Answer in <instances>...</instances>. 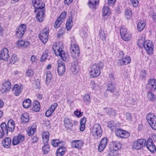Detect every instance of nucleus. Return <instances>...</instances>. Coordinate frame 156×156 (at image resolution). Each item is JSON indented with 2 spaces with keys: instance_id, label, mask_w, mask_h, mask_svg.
<instances>
[{
  "instance_id": "nucleus-15",
  "label": "nucleus",
  "mask_w": 156,
  "mask_h": 156,
  "mask_svg": "<svg viewBox=\"0 0 156 156\" xmlns=\"http://www.w3.org/2000/svg\"><path fill=\"white\" fill-rule=\"evenodd\" d=\"M145 145L147 148L151 152H154L156 151V148L152 140L151 139H148L146 142Z\"/></svg>"
},
{
  "instance_id": "nucleus-4",
  "label": "nucleus",
  "mask_w": 156,
  "mask_h": 156,
  "mask_svg": "<svg viewBox=\"0 0 156 156\" xmlns=\"http://www.w3.org/2000/svg\"><path fill=\"white\" fill-rule=\"evenodd\" d=\"M102 130L100 124L97 123L95 124L92 129L91 133L95 139L100 137L102 133Z\"/></svg>"
},
{
  "instance_id": "nucleus-33",
  "label": "nucleus",
  "mask_w": 156,
  "mask_h": 156,
  "mask_svg": "<svg viewBox=\"0 0 156 156\" xmlns=\"http://www.w3.org/2000/svg\"><path fill=\"white\" fill-rule=\"evenodd\" d=\"M29 119V116L27 113H25L21 116V122L23 123H26L28 122Z\"/></svg>"
},
{
  "instance_id": "nucleus-18",
  "label": "nucleus",
  "mask_w": 156,
  "mask_h": 156,
  "mask_svg": "<svg viewBox=\"0 0 156 156\" xmlns=\"http://www.w3.org/2000/svg\"><path fill=\"white\" fill-rule=\"evenodd\" d=\"M32 4L35 9H43L44 7V4L39 0H33Z\"/></svg>"
},
{
  "instance_id": "nucleus-16",
  "label": "nucleus",
  "mask_w": 156,
  "mask_h": 156,
  "mask_svg": "<svg viewBox=\"0 0 156 156\" xmlns=\"http://www.w3.org/2000/svg\"><path fill=\"white\" fill-rule=\"evenodd\" d=\"M25 136L21 134H18L17 136L13 137L12 143L14 145H16L24 140Z\"/></svg>"
},
{
  "instance_id": "nucleus-42",
  "label": "nucleus",
  "mask_w": 156,
  "mask_h": 156,
  "mask_svg": "<svg viewBox=\"0 0 156 156\" xmlns=\"http://www.w3.org/2000/svg\"><path fill=\"white\" fill-rule=\"evenodd\" d=\"M52 75L50 71L47 72L46 74V82L48 83H50L52 79Z\"/></svg>"
},
{
  "instance_id": "nucleus-39",
  "label": "nucleus",
  "mask_w": 156,
  "mask_h": 156,
  "mask_svg": "<svg viewBox=\"0 0 156 156\" xmlns=\"http://www.w3.org/2000/svg\"><path fill=\"white\" fill-rule=\"evenodd\" d=\"M73 20L72 17L69 18V20H67L66 25V28L67 30H69L72 27Z\"/></svg>"
},
{
  "instance_id": "nucleus-58",
  "label": "nucleus",
  "mask_w": 156,
  "mask_h": 156,
  "mask_svg": "<svg viewBox=\"0 0 156 156\" xmlns=\"http://www.w3.org/2000/svg\"><path fill=\"white\" fill-rule=\"evenodd\" d=\"M74 114L77 117H80L82 116L83 114V112H81L80 111L77 110L74 112Z\"/></svg>"
},
{
  "instance_id": "nucleus-31",
  "label": "nucleus",
  "mask_w": 156,
  "mask_h": 156,
  "mask_svg": "<svg viewBox=\"0 0 156 156\" xmlns=\"http://www.w3.org/2000/svg\"><path fill=\"white\" fill-rule=\"evenodd\" d=\"M146 26V23L144 20H139L137 25V29L140 32L145 28Z\"/></svg>"
},
{
  "instance_id": "nucleus-64",
  "label": "nucleus",
  "mask_w": 156,
  "mask_h": 156,
  "mask_svg": "<svg viewBox=\"0 0 156 156\" xmlns=\"http://www.w3.org/2000/svg\"><path fill=\"white\" fill-rule=\"evenodd\" d=\"M37 59V57L35 55H32L31 58L30 60L33 63Z\"/></svg>"
},
{
  "instance_id": "nucleus-57",
  "label": "nucleus",
  "mask_w": 156,
  "mask_h": 156,
  "mask_svg": "<svg viewBox=\"0 0 156 156\" xmlns=\"http://www.w3.org/2000/svg\"><path fill=\"white\" fill-rule=\"evenodd\" d=\"M41 105L39 102L35 100L33 103L34 107H40Z\"/></svg>"
},
{
  "instance_id": "nucleus-59",
  "label": "nucleus",
  "mask_w": 156,
  "mask_h": 156,
  "mask_svg": "<svg viewBox=\"0 0 156 156\" xmlns=\"http://www.w3.org/2000/svg\"><path fill=\"white\" fill-rule=\"evenodd\" d=\"M130 1L134 7H136L137 5L138 0H130Z\"/></svg>"
},
{
  "instance_id": "nucleus-29",
  "label": "nucleus",
  "mask_w": 156,
  "mask_h": 156,
  "mask_svg": "<svg viewBox=\"0 0 156 156\" xmlns=\"http://www.w3.org/2000/svg\"><path fill=\"white\" fill-rule=\"evenodd\" d=\"M11 143V139L7 137L4 139L2 141L3 146L5 147L8 148L10 147Z\"/></svg>"
},
{
  "instance_id": "nucleus-1",
  "label": "nucleus",
  "mask_w": 156,
  "mask_h": 156,
  "mask_svg": "<svg viewBox=\"0 0 156 156\" xmlns=\"http://www.w3.org/2000/svg\"><path fill=\"white\" fill-rule=\"evenodd\" d=\"M103 63L100 62L98 64H94L90 69V76L92 77H96L98 76L100 74V69L103 68Z\"/></svg>"
},
{
  "instance_id": "nucleus-23",
  "label": "nucleus",
  "mask_w": 156,
  "mask_h": 156,
  "mask_svg": "<svg viewBox=\"0 0 156 156\" xmlns=\"http://www.w3.org/2000/svg\"><path fill=\"white\" fill-rule=\"evenodd\" d=\"M23 88L22 85L19 86L17 84L15 85L13 88L12 90L14 91V94L17 96L20 95L21 92V89Z\"/></svg>"
},
{
  "instance_id": "nucleus-28",
  "label": "nucleus",
  "mask_w": 156,
  "mask_h": 156,
  "mask_svg": "<svg viewBox=\"0 0 156 156\" xmlns=\"http://www.w3.org/2000/svg\"><path fill=\"white\" fill-rule=\"evenodd\" d=\"M108 127L111 129V131H113L118 126L119 123L117 122L111 121L108 122Z\"/></svg>"
},
{
  "instance_id": "nucleus-30",
  "label": "nucleus",
  "mask_w": 156,
  "mask_h": 156,
  "mask_svg": "<svg viewBox=\"0 0 156 156\" xmlns=\"http://www.w3.org/2000/svg\"><path fill=\"white\" fill-rule=\"evenodd\" d=\"M102 15L105 18L107 19L111 14L109 9L108 6L104 7L102 9Z\"/></svg>"
},
{
  "instance_id": "nucleus-43",
  "label": "nucleus",
  "mask_w": 156,
  "mask_h": 156,
  "mask_svg": "<svg viewBox=\"0 0 156 156\" xmlns=\"http://www.w3.org/2000/svg\"><path fill=\"white\" fill-rule=\"evenodd\" d=\"M106 33L105 32L103 31L102 30H101L99 32V35L101 37V38L103 40V41L105 40H106Z\"/></svg>"
},
{
  "instance_id": "nucleus-49",
  "label": "nucleus",
  "mask_w": 156,
  "mask_h": 156,
  "mask_svg": "<svg viewBox=\"0 0 156 156\" xmlns=\"http://www.w3.org/2000/svg\"><path fill=\"white\" fill-rule=\"evenodd\" d=\"M42 150L44 154L48 153L49 151V147L47 144H45L42 147Z\"/></svg>"
},
{
  "instance_id": "nucleus-19",
  "label": "nucleus",
  "mask_w": 156,
  "mask_h": 156,
  "mask_svg": "<svg viewBox=\"0 0 156 156\" xmlns=\"http://www.w3.org/2000/svg\"><path fill=\"white\" fill-rule=\"evenodd\" d=\"M9 55L8 54V50L6 48H4L0 51V58L4 60H8Z\"/></svg>"
},
{
  "instance_id": "nucleus-26",
  "label": "nucleus",
  "mask_w": 156,
  "mask_h": 156,
  "mask_svg": "<svg viewBox=\"0 0 156 156\" xmlns=\"http://www.w3.org/2000/svg\"><path fill=\"white\" fill-rule=\"evenodd\" d=\"M42 137L43 143L44 144H47L49 137V133L48 131H44L42 132Z\"/></svg>"
},
{
  "instance_id": "nucleus-40",
  "label": "nucleus",
  "mask_w": 156,
  "mask_h": 156,
  "mask_svg": "<svg viewBox=\"0 0 156 156\" xmlns=\"http://www.w3.org/2000/svg\"><path fill=\"white\" fill-rule=\"evenodd\" d=\"M31 105V101L29 99H27L24 101L23 102V107H30Z\"/></svg>"
},
{
  "instance_id": "nucleus-62",
  "label": "nucleus",
  "mask_w": 156,
  "mask_h": 156,
  "mask_svg": "<svg viewBox=\"0 0 156 156\" xmlns=\"http://www.w3.org/2000/svg\"><path fill=\"white\" fill-rule=\"evenodd\" d=\"M90 85L92 86V88L93 89H95L97 87V85L94 83V81H91L90 83Z\"/></svg>"
},
{
  "instance_id": "nucleus-34",
  "label": "nucleus",
  "mask_w": 156,
  "mask_h": 156,
  "mask_svg": "<svg viewBox=\"0 0 156 156\" xmlns=\"http://www.w3.org/2000/svg\"><path fill=\"white\" fill-rule=\"evenodd\" d=\"M66 150V148L65 147H60L57 151L56 153L57 156H62L64 154Z\"/></svg>"
},
{
  "instance_id": "nucleus-53",
  "label": "nucleus",
  "mask_w": 156,
  "mask_h": 156,
  "mask_svg": "<svg viewBox=\"0 0 156 156\" xmlns=\"http://www.w3.org/2000/svg\"><path fill=\"white\" fill-rule=\"evenodd\" d=\"M108 139L107 137L103 138L101 140L100 143L102 144V145H104L106 146L107 144Z\"/></svg>"
},
{
  "instance_id": "nucleus-46",
  "label": "nucleus",
  "mask_w": 156,
  "mask_h": 156,
  "mask_svg": "<svg viewBox=\"0 0 156 156\" xmlns=\"http://www.w3.org/2000/svg\"><path fill=\"white\" fill-rule=\"evenodd\" d=\"M34 74V72L32 69H28L26 72V76L29 77H32Z\"/></svg>"
},
{
  "instance_id": "nucleus-38",
  "label": "nucleus",
  "mask_w": 156,
  "mask_h": 156,
  "mask_svg": "<svg viewBox=\"0 0 156 156\" xmlns=\"http://www.w3.org/2000/svg\"><path fill=\"white\" fill-rule=\"evenodd\" d=\"M145 41L144 38L142 37L138 39L137 44L140 48H141L144 46Z\"/></svg>"
},
{
  "instance_id": "nucleus-6",
  "label": "nucleus",
  "mask_w": 156,
  "mask_h": 156,
  "mask_svg": "<svg viewBox=\"0 0 156 156\" xmlns=\"http://www.w3.org/2000/svg\"><path fill=\"white\" fill-rule=\"evenodd\" d=\"M146 141L144 139H140L134 141L132 147L136 150H139L145 146Z\"/></svg>"
},
{
  "instance_id": "nucleus-21",
  "label": "nucleus",
  "mask_w": 156,
  "mask_h": 156,
  "mask_svg": "<svg viewBox=\"0 0 156 156\" xmlns=\"http://www.w3.org/2000/svg\"><path fill=\"white\" fill-rule=\"evenodd\" d=\"M121 144L119 142L112 141L111 144V150L117 151L121 149Z\"/></svg>"
},
{
  "instance_id": "nucleus-54",
  "label": "nucleus",
  "mask_w": 156,
  "mask_h": 156,
  "mask_svg": "<svg viewBox=\"0 0 156 156\" xmlns=\"http://www.w3.org/2000/svg\"><path fill=\"white\" fill-rule=\"evenodd\" d=\"M17 60L18 58L16 55H13L12 56L11 59V62L12 63H14Z\"/></svg>"
},
{
  "instance_id": "nucleus-10",
  "label": "nucleus",
  "mask_w": 156,
  "mask_h": 156,
  "mask_svg": "<svg viewBox=\"0 0 156 156\" xmlns=\"http://www.w3.org/2000/svg\"><path fill=\"white\" fill-rule=\"evenodd\" d=\"M63 46L62 42H56L54 43L53 46L52 48L55 55L58 56L59 55L61 52L62 51Z\"/></svg>"
},
{
  "instance_id": "nucleus-51",
  "label": "nucleus",
  "mask_w": 156,
  "mask_h": 156,
  "mask_svg": "<svg viewBox=\"0 0 156 156\" xmlns=\"http://www.w3.org/2000/svg\"><path fill=\"white\" fill-rule=\"evenodd\" d=\"M59 19H60V18H58L55 22L54 27L56 28L59 27L61 24L63 22H62V21L60 20Z\"/></svg>"
},
{
  "instance_id": "nucleus-8",
  "label": "nucleus",
  "mask_w": 156,
  "mask_h": 156,
  "mask_svg": "<svg viewBox=\"0 0 156 156\" xmlns=\"http://www.w3.org/2000/svg\"><path fill=\"white\" fill-rule=\"evenodd\" d=\"M48 34L49 28L46 27L43 30L41 33L39 35V38L43 43H45L47 41L48 38Z\"/></svg>"
},
{
  "instance_id": "nucleus-44",
  "label": "nucleus",
  "mask_w": 156,
  "mask_h": 156,
  "mask_svg": "<svg viewBox=\"0 0 156 156\" xmlns=\"http://www.w3.org/2000/svg\"><path fill=\"white\" fill-rule=\"evenodd\" d=\"M55 108H50L45 113V115L47 117H49L52 114Z\"/></svg>"
},
{
  "instance_id": "nucleus-36",
  "label": "nucleus",
  "mask_w": 156,
  "mask_h": 156,
  "mask_svg": "<svg viewBox=\"0 0 156 156\" xmlns=\"http://www.w3.org/2000/svg\"><path fill=\"white\" fill-rule=\"evenodd\" d=\"M98 0H94L92 1L90 0L88 5L90 8L95 9L96 5H98Z\"/></svg>"
},
{
  "instance_id": "nucleus-45",
  "label": "nucleus",
  "mask_w": 156,
  "mask_h": 156,
  "mask_svg": "<svg viewBox=\"0 0 156 156\" xmlns=\"http://www.w3.org/2000/svg\"><path fill=\"white\" fill-rule=\"evenodd\" d=\"M132 116L131 114L129 113H126L125 115V121L126 122H130L132 120Z\"/></svg>"
},
{
  "instance_id": "nucleus-22",
  "label": "nucleus",
  "mask_w": 156,
  "mask_h": 156,
  "mask_svg": "<svg viewBox=\"0 0 156 156\" xmlns=\"http://www.w3.org/2000/svg\"><path fill=\"white\" fill-rule=\"evenodd\" d=\"M78 59H74V61L75 62V63H73L72 64V66L70 68V70L74 74H76L78 71V70L77 69V65L78 63Z\"/></svg>"
},
{
  "instance_id": "nucleus-41",
  "label": "nucleus",
  "mask_w": 156,
  "mask_h": 156,
  "mask_svg": "<svg viewBox=\"0 0 156 156\" xmlns=\"http://www.w3.org/2000/svg\"><path fill=\"white\" fill-rule=\"evenodd\" d=\"M108 90L112 92H113L115 90L114 86V84L112 83V82H109L108 84Z\"/></svg>"
},
{
  "instance_id": "nucleus-60",
  "label": "nucleus",
  "mask_w": 156,
  "mask_h": 156,
  "mask_svg": "<svg viewBox=\"0 0 156 156\" xmlns=\"http://www.w3.org/2000/svg\"><path fill=\"white\" fill-rule=\"evenodd\" d=\"M24 41L22 40H18L17 43V44L18 46H23L24 44Z\"/></svg>"
},
{
  "instance_id": "nucleus-2",
  "label": "nucleus",
  "mask_w": 156,
  "mask_h": 156,
  "mask_svg": "<svg viewBox=\"0 0 156 156\" xmlns=\"http://www.w3.org/2000/svg\"><path fill=\"white\" fill-rule=\"evenodd\" d=\"M1 127L2 131L5 134H7L8 132H12L15 129V122L14 121L10 119L8 121L7 125L5 122L2 123Z\"/></svg>"
},
{
  "instance_id": "nucleus-48",
  "label": "nucleus",
  "mask_w": 156,
  "mask_h": 156,
  "mask_svg": "<svg viewBox=\"0 0 156 156\" xmlns=\"http://www.w3.org/2000/svg\"><path fill=\"white\" fill-rule=\"evenodd\" d=\"M62 143V142L59 141L58 140H52L51 144L53 146L56 147L59 145L60 144Z\"/></svg>"
},
{
  "instance_id": "nucleus-50",
  "label": "nucleus",
  "mask_w": 156,
  "mask_h": 156,
  "mask_svg": "<svg viewBox=\"0 0 156 156\" xmlns=\"http://www.w3.org/2000/svg\"><path fill=\"white\" fill-rule=\"evenodd\" d=\"M66 12H63L60 15L58 18H60V20L62 21V22H64L65 19L66 18Z\"/></svg>"
},
{
  "instance_id": "nucleus-27",
  "label": "nucleus",
  "mask_w": 156,
  "mask_h": 156,
  "mask_svg": "<svg viewBox=\"0 0 156 156\" xmlns=\"http://www.w3.org/2000/svg\"><path fill=\"white\" fill-rule=\"evenodd\" d=\"M58 56H60L62 60L64 61H68L69 59V55L67 52H65L63 51L61 52L59 55Z\"/></svg>"
},
{
  "instance_id": "nucleus-3",
  "label": "nucleus",
  "mask_w": 156,
  "mask_h": 156,
  "mask_svg": "<svg viewBox=\"0 0 156 156\" xmlns=\"http://www.w3.org/2000/svg\"><path fill=\"white\" fill-rule=\"evenodd\" d=\"M70 52L71 56L74 59H78L79 57L80 49L78 45L73 42H72L70 48Z\"/></svg>"
},
{
  "instance_id": "nucleus-35",
  "label": "nucleus",
  "mask_w": 156,
  "mask_h": 156,
  "mask_svg": "<svg viewBox=\"0 0 156 156\" xmlns=\"http://www.w3.org/2000/svg\"><path fill=\"white\" fill-rule=\"evenodd\" d=\"M83 101L86 105H89L90 103V97L88 94H85L83 97Z\"/></svg>"
},
{
  "instance_id": "nucleus-7",
  "label": "nucleus",
  "mask_w": 156,
  "mask_h": 156,
  "mask_svg": "<svg viewBox=\"0 0 156 156\" xmlns=\"http://www.w3.org/2000/svg\"><path fill=\"white\" fill-rule=\"evenodd\" d=\"M120 33L122 39L125 41H128L131 39V34L127 29L122 27L120 29Z\"/></svg>"
},
{
  "instance_id": "nucleus-24",
  "label": "nucleus",
  "mask_w": 156,
  "mask_h": 156,
  "mask_svg": "<svg viewBox=\"0 0 156 156\" xmlns=\"http://www.w3.org/2000/svg\"><path fill=\"white\" fill-rule=\"evenodd\" d=\"M64 126L67 129H71L73 126L72 120L68 118H65L64 120Z\"/></svg>"
},
{
  "instance_id": "nucleus-20",
  "label": "nucleus",
  "mask_w": 156,
  "mask_h": 156,
  "mask_svg": "<svg viewBox=\"0 0 156 156\" xmlns=\"http://www.w3.org/2000/svg\"><path fill=\"white\" fill-rule=\"evenodd\" d=\"M131 59L128 56H126L124 58L118 60V63L120 65H123L129 64L131 62Z\"/></svg>"
},
{
  "instance_id": "nucleus-12",
  "label": "nucleus",
  "mask_w": 156,
  "mask_h": 156,
  "mask_svg": "<svg viewBox=\"0 0 156 156\" xmlns=\"http://www.w3.org/2000/svg\"><path fill=\"white\" fill-rule=\"evenodd\" d=\"M11 86V84L9 80H7L3 83L0 91L2 93L7 92L10 90Z\"/></svg>"
},
{
  "instance_id": "nucleus-11",
  "label": "nucleus",
  "mask_w": 156,
  "mask_h": 156,
  "mask_svg": "<svg viewBox=\"0 0 156 156\" xmlns=\"http://www.w3.org/2000/svg\"><path fill=\"white\" fill-rule=\"evenodd\" d=\"M26 27L25 25L22 24L17 29L16 35L18 38H21L23 36L26 30Z\"/></svg>"
},
{
  "instance_id": "nucleus-5",
  "label": "nucleus",
  "mask_w": 156,
  "mask_h": 156,
  "mask_svg": "<svg viewBox=\"0 0 156 156\" xmlns=\"http://www.w3.org/2000/svg\"><path fill=\"white\" fill-rule=\"evenodd\" d=\"M146 119L152 128L156 130V117L152 113H149L147 115Z\"/></svg>"
},
{
  "instance_id": "nucleus-52",
  "label": "nucleus",
  "mask_w": 156,
  "mask_h": 156,
  "mask_svg": "<svg viewBox=\"0 0 156 156\" xmlns=\"http://www.w3.org/2000/svg\"><path fill=\"white\" fill-rule=\"evenodd\" d=\"M36 130L35 128H31L27 132V134L29 136H31L34 134V132Z\"/></svg>"
},
{
  "instance_id": "nucleus-37",
  "label": "nucleus",
  "mask_w": 156,
  "mask_h": 156,
  "mask_svg": "<svg viewBox=\"0 0 156 156\" xmlns=\"http://www.w3.org/2000/svg\"><path fill=\"white\" fill-rule=\"evenodd\" d=\"M147 97L149 100L153 102H154L156 99L155 96L151 91H149L147 93Z\"/></svg>"
},
{
  "instance_id": "nucleus-61",
  "label": "nucleus",
  "mask_w": 156,
  "mask_h": 156,
  "mask_svg": "<svg viewBox=\"0 0 156 156\" xmlns=\"http://www.w3.org/2000/svg\"><path fill=\"white\" fill-rule=\"evenodd\" d=\"M86 121V119L85 117H83L80 121V125H85Z\"/></svg>"
},
{
  "instance_id": "nucleus-55",
  "label": "nucleus",
  "mask_w": 156,
  "mask_h": 156,
  "mask_svg": "<svg viewBox=\"0 0 156 156\" xmlns=\"http://www.w3.org/2000/svg\"><path fill=\"white\" fill-rule=\"evenodd\" d=\"M106 146L104 145H102V144L100 143L98 146V151L100 152H102L105 149Z\"/></svg>"
},
{
  "instance_id": "nucleus-32",
  "label": "nucleus",
  "mask_w": 156,
  "mask_h": 156,
  "mask_svg": "<svg viewBox=\"0 0 156 156\" xmlns=\"http://www.w3.org/2000/svg\"><path fill=\"white\" fill-rule=\"evenodd\" d=\"M83 145V143L81 140H75L72 142V146L76 148H80Z\"/></svg>"
},
{
  "instance_id": "nucleus-13",
  "label": "nucleus",
  "mask_w": 156,
  "mask_h": 156,
  "mask_svg": "<svg viewBox=\"0 0 156 156\" xmlns=\"http://www.w3.org/2000/svg\"><path fill=\"white\" fill-rule=\"evenodd\" d=\"M115 132L116 136L122 138H126L130 136L129 133L120 129H117Z\"/></svg>"
},
{
  "instance_id": "nucleus-17",
  "label": "nucleus",
  "mask_w": 156,
  "mask_h": 156,
  "mask_svg": "<svg viewBox=\"0 0 156 156\" xmlns=\"http://www.w3.org/2000/svg\"><path fill=\"white\" fill-rule=\"evenodd\" d=\"M65 64L62 62H58L57 71L58 75L60 76H62L65 72Z\"/></svg>"
},
{
  "instance_id": "nucleus-14",
  "label": "nucleus",
  "mask_w": 156,
  "mask_h": 156,
  "mask_svg": "<svg viewBox=\"0 0 156 156\" xmlns=\"http://www.w3.org/2000/svg\"><path fill=\"white\" fill-rule=\"evenodd\" d=\"M146 88L150 90L154 91L156 89V80L154 79H150Z\"/></svg>"
},
{
  "instance_id": "nucleus-56",
  "label": "nucleus",
  "mask_w": 156,
  "mask_h": 156,
  "mask_svg": "<svg viewBox=\"0 0 156 156\" xmlns=\"http://www.w3.org/2000/svg\"><path fill=\"white\" fill-rule=\"evenodd\" d=\"M48 55L47 53H44L41 56V62H44L46 59L48 57Z\"/></svg>"
},
{
  "instance_id": "nucleus-47",
  "label": "nucleus",
  "mask_w": 156,
  "mask_h": 156,
  "mask_svg": "<svg viewBox=\"0 0 156 156\" xmlns=\"http://www.w3.org/2000/svg\"><path fill=\"white\" fill-rule=\"evenodd\" d=\"M125 14L127 19L129 18L132 15V12L129 9H126L125 12Z\"/></svg>"
},
{
  "instance_id": "nucleus-63",
  "label": "nucleus",
  "mask_w": 156,
  "mask_h": 156,
  "mask_svg": "<svg viewBox=\"0 0 156 156\" xmlns=\"http://www.w3.org/2000/svg\"><path fill=\"white\" fill-rule=\"evenodd\" d=\"M24 43L23 46L25 48L28 47L30 45V43L28 41H24Z\"/></svg>"
},
{
  "instance_id": "nucleus-25",
  "label": "nucleus",
  "mask_w": 156,
  "mask_h": 156,
  "mask_svg": "<svg viewBox=\"0 0 156 156\" xmlns=\"http://www.w3.org/2000/svg\"><path fill=\"white\" fill-rule=\"evenodd\" d=\"M45 10L44 9L41 10L38 12L36 16V19L37 21L39 22H42L43 21Z\"/></svg>"
},
{
  "instance_id": "nucleus-9",
  "label": "nucleus",
  "mask_w": 156,
  "mask_h": 156,
  "mask_svg": "<svg viewBox=\"0 0 156 156\" xmlns=\"http://www.w3.org/2000/svg\"><path fill=\"white\" fill-rule=\"evenodd\" d=\"M143 47L148 54H151L153 53L154 45L151 41L149 40L145 41Z\"/></svg>"
}]
</instances>
